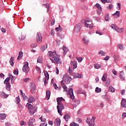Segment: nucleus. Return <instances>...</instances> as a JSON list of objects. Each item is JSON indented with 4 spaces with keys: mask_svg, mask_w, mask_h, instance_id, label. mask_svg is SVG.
Returning a JSON list of instances; mask_svg holds the SVG:
<instances>
[{
    "mask_svg": "<svg viewBox=\"0 0 126 126\" xmlns=\"http://www.w3.org/2000/svg\"><path fill=\"white\" fill-rule=\"evenodd\" d=\"M27 107H28L29 113L31 115H34V114L37 112V107H33V105L29 103L27 104Z\"/></svg>",
    "mask_w": 126,
    "mask_h": 126,
    "instance_id": "obj_1",
    "label": "nucleus"
},
{
    "mask_svg": "<svg viewBox=\"0 0 126 126\" xmlns=\"http://www.w3.org/2000/svg\"><path fill=\"white\" fill-rule=\"evenodd\" d=\"M110 27L112 29H113V30H115V31H116V32H118V33H123V32H124V28H120L118 26H117L116 24H111V25L110 26Z\"/></svg>",
    "mask_w": 126,
    "mask_h": 126,
    "instance_id": "obj_2",
    "label": "nucleus"
},
{
    "mask_svg": "<svg viewBox=\"0 0 126 126\" xmlns=\"http://www.w3.org/2000/svg\"><path fill=\"white\" fill-rule=\"evenodd\" d=\"M71 66H69V73H71L73 69H75L77 67V63L71 61Z\"/></svg>",
    "mask_w": 126,
    "mask_h": 126,
    "instance_id": "obj_3",
    "label": "nucleus"
},
{
    "mask_svg": "<svg viewBox=\"0 0 126 126\" xmlns=\"http://www.w3.org/2000/svg\"><path fill=\"white\" fill-rule=\"evenodd\" d=\"M85 25L86 27L90 28L92 29L93 27V23H92V21L90 19H87V20H85Z\"/></svg>",
    "mask_w": 126,
    "mask_h": 126,
    "instance_id": "obj_4",
    "label": "nucleus"
},
{
    "mask_svg": "<svg viewBox=\"0 0 126 126\" xmlns=\"http://www.w3.org/2000/svg\"><path fill=\"white\" fill-rule=\"evenodd\" d=\"M29 69H30V68L29 67V63L27 62L24 63V66L22 68L23 71L25 73H27L29 72Z\"/></svg>",
    "mask_w": 126,
    "mask_h": 126,
    "instance_id": "obj_5",
    "label": "nucleus"
},
{
    "mask_svg": "<svg viewBox=\"0 0 126 126\" xmlns=\"http://www.w3.org/2000/svg\"><path fill=\"white\" fill-rule=\"evenodd\" d=\"M49 57L50 60H51L52 63H55L54 62V60L58 57V54H57V52L56 51L54 52H49Z\"/></svg>",
    "mask_w": 126,
    "mask_h": 126,
    "instance_id": "obj_6",
    "label": "nucleus"
},
{
    "mask_svg": "<svg viewBox=\"0 0 126 126\" xmlns=\"http://www.w3.org/2000/svg\"><path fill=\"white\" fill-rule=\"evenodd\" d=\"M95 120H96V118H95V117H93L91 120H90V118H87L86 122L87 124H89V126H94L95 125V123H94Z\"/></svg>",
    "mask_w": 126,
    "mask_h": 126,
    "instance_id": "obj_7",
    "label": "nucleus"
},
{
    "mask_svg": "<svg viewBox=\"0 0 126 126\" xmlns=\"http://www.w3.org/2000/svg\"><path fill=\"white\" fill-rule=\"evenodd\" d=\"M9 80H10V78L7 77L4 81V84L6 85V89L7 91H10V84L8 82Z\"/></svg>",
    "mask_w": 126,
    "mask_h": 126,
    "instance_id": "obj_8",
    "label": "nucleus"
},
{
    "mask_svg": "<svg viewBox=\"0 0 126 126\" xmlns=\"http://www.w3.org/2000/svg\"><path fill=\"white\" fill-rule=\"evenodd\" d=\"M44 75L45 77L43 79V80L44 82V85H46L48 84V81H47V80H49V78H50V77L49 76V73H48L47 71L44 72Z\"/></svg>",
    "mask_w": 126,
    "mask_h": 126,
    "instance_id": "obj_9",
    "label": "nucleus"
},
{
    "mask_svg": "<svg viewBox=\"0 0 126 126\" xmlns=\"http://www.w3.org/2000/svg\"><path fill=\"white\" fill-rule=\"evenodd\" d=\"M42 39H43V37H42V34H41V33L37 32L36 34L37 43H38V44H40V43H42Z\"/></svg>",
    "mask_w": 126,
    "mask_h": 126,
    "instance_id": "obj_10",
    "label": "nucleus"
},
{
    "mask_svg": "<svg viewBox=\"0 0 126 126\" xmlns=\"http://www.w3.org/2000/svg\"><path fill=\"white\" fill-rule=\"evenodd\" d=\"M81 30V24H77L74 29V32H76V33H78V32H80V30Z\"/></svg>",
    "mask_w": 126,
    "mask_h": 126,
    "instance_id": "obj_11",
    "label": "nucleus"
},
{
    "mask_svg": "<svg viewBox=\"0 0 126 126\" xmlns=\"http://www.w3.org/2000/svg\"><path fill=\"white\" fill-rule=\"evenodd\" d=\"M68 94L70 95V98L73 100L74 99V94H73V90L72 88H70L69 89Z\"/></svg>",
    "mask_w": 126,
    "mask_h": 126,
    "instance_id": "obj_12",
    "label": "nucleus"
},
{
    "mask_svg": "<svg viewBox=\"0 0 126 126\" xmlns=\"http://www.w3.org/2000/svg\"><path fill=\"white\" fill-rule=\"evenodd\" d=\"M31 92L32 94L36 92V85L33 83L31 84Z\"/></svg>",
    "mask_w": 126,
    "mask_h": 126,
    "instance_id": "obj_13",
    "label": "nucleus"
},
{
    "mask_svg": "<svg viewBox=\"0 0 126 126\" xmlns=\"http://www.w3.org/2000/svg\"><path fill=\"white\" fill-rule=\"evenodd\" d=\"M0 97H1V98H7L8 97V94H5L4 92H0Z\"/></svg>",
    "mask_w": 126,
    "mask_h": 126,
    "instance_id": "obj_14",
    "label": "nucleus"
},
{
    "mask_svg": "<svg viewBox=\"0 0 126 126\" xmlns=\"http://www.w3.org/2000/svg\"><path fill=\"white\" fill-rule=\"evenodd\" d=\"M121 105L122 108H126V99L125 98H122Z\"/></svg>",
    "mask_w": 126,
    "mask_h": 126,
    "instance_id": "obj_15",
    "label": "nucleus"
},
{
    "mask_svg": "<svg viewBox=\"0 0 126 126\" xmlns=\"http://www.w3.org/2000/svg\"><path fill=\"white\" fill-rule=\"evenodd\" d=\"M54 62V63H56L58 64H62V61H61V59H60L59 57H56V58H55L53 60Z\"/></svg>",
    "mask_w": 126,
    "mask_h": 126,
    "instance_id": "obj_16",
    "label": "nucleus"
},
{
    "mask_svg": "<svg viewBox=\"0 0 126 126\" xmlns=\"http://www.w3.org/2000/svg\"><path fill=\"white\" fill-rule=\"evenodd\" d=\"M35 101H36V99L34 98V97L30 95L28 102H29V103H32V102H35Z\"/></svg>",
    "mask_w": 126,
    "mask_h": 126,
    "instance_id": "obj_17",
    "label": "nucleus"
},
{
    "mask_svg": "<svg viewBox=\"0 0 126 126\" xmlns=\"http://www.w3.org/2000/svg\"><path fill=\"white\" fill-rule=\"evenodd\" d=\"M55 124L56 126H60L61 125V119H60L59 118H57L55 120Z\"/></svg>",
    "mask_w": 126,
    "mask_h": 126,
    "instance_id": "obj_18",
    "label": "nucleus"
},
{
    "mask_svg": "<svg viewBox=\"0 0 126 126\" xmlns=\"http://www.w3.org/2000/svg\"><path fill=\"white\" fill-rule=\"evenodd\" d=\"M35 123V119H32L28 122L29 126H33V124Z\"/></svg>",
    "mask_w": 126,
    "mask_h": 126,
    "instance_id": "obj_19",
    "label": "nucleus"
},
{
    "mask_svg": "<svg viewBox=\"0 0 126 126\" xmlns=\"http://www.w3.org/2000/svg\"><path fill=\"white\" fill-rule=\"evenodd\" d=\"M74 78H83V76L79 73L75 74Z\"/></svg>",
    "mask_w": 126,
    "mask_h": 126,
    "instance_id": "obj_20",
    "label": "nucleus"
},
{
    "mask_svg": "<svg viewBox=\"0 0 126 126\" xmlns=\"http://www.w3.org/2000/svg\"><path fill=\"white\" fill-rule=\"evenodd\" d=\"M14 57H11L9 60V63L11 66H13L14 65Z\"/></svg>",
    "mask_w": 126,
    "mask_h": 126,
    "instance_id": "obj_21",
    "label": "nucleus"
},
{
    "mask_svg": "<svg viewBox=\"0 0 126 126\" xmlns=\"http://www.w3.org/2000/svg\"><path fill=\"white\" fill-rule=\"evenodd\" d=\"M70 81H71V77H66L65 78V82L66 84H68V83H69L70 82Z\"/></svg>",
    "mask_w": 126,
    "mask_h": 126,
    "instance_id": "obj_22",
    "label": "nucleus"
},
{
    "mask_svg": "<svg viewBox=\"0 0 126 126\" xmlns=\"http://www.w3.org/2000/svg\"><path fill=\"white\" fill-rule=\"evenodd\" d=\"M22 57H23V52L22 51H20L19 52V55L17 58L18 61H19V60H20Z\"/></svg>",
    "mask_w": 126,
    "mask_h": 126,
    "instance_id": "obj_23",
    "label": "nucleus"
},
{
    "mask_svg": "<svg viewBox=\"0 0 126 126\" xmlns=\"http://www.w3.org/2000/svg\"><path fill=\"white\" fill-rule=\"evenodd\" d=\"M46 94L47 100H49L50 97H51V93L50 92V91H46Z\"/></svg>",
    "mask_w": 126,
    "mask_h": 126,
    "instance_id": "obj_24",
    "label": "nucleus"
},
{
    "mask_svg": "<svg viewBox=\"0 0 126 126\" xmlns=\"http://www.w3.org/2000/svg\"><path fill=\"white\" fill-rule=\"evenodd\" d=\"M42 6H43V7H46L47 9V11H49V8L50 7L49 3H46L45 4H42Z\"/></svg>",
    "mask_w": 126,
    "mask_h": 126,
    "instance_id": "obj_25",
    "label": "nucleus"
},
{
    "mask_svg": "<svg viewBox=\"0 0 126 126\" xmlns=\"http://www.w3.org/2000/svg\"><path fill=\"white\" fill-rule=\"evenodd\" d=\"M6 118V114L4 113L0 114V120H4Z\"/></svg>",
    "mask_w": 126,
    "mask_h": 126,
    "instance_id": "obj_26",
    "label": "nucleus"
},
{
    "mask_svg": "<svg viewBox=\"0 0 126 126\" xmlns=\"http://www.w3.org/2000/svg\"><path fill=\"white\" fill-rule=\"evenodd\" d=\"M120 74L121 79H122V80H125V73L124 72V71H120Z\"/></svg>",
    "mask_w": 126,
    "mask_h": 126,
    "instance_id": "obj_27",
    "label": "nucleus"
},
{
    "mask_svg": "<svg viewBox=\"0 0 126 126\" xmlns=\"http://www.w3.org/2000/svg\"><path fill=\"white\" fill-rule=\"evenodd\" d=\"M26 37V35H25V34L22 33L21 35L19 36V40H20V41H23V40L25 39Z\"/></svg>",
    "mask_w": 126,
    "mask_h": 126,
    "instance_id": "obj_28",
    "label": "nucleus"
},
{
    "mask_svg": "<svg viewBox=\"0 0 126 126\" xmlns=\"http://www.w3.org/2000/svg\"><path fill=\"white\" fill-rule=\"evenodd\" d=\"M70 118V116L68 114H66L64 116L63 119H65V122H68V119Z\"/></svg>",
    "mask_w": 126,
    "mask_h": 126,
    "instance_id": "obj_29",
    "label": "nucleus"
},
{
    "mask_svg": "<svg viewBox=\"0 0 126 126\" xmlns=\"http://www.w3.org/2000/svg\"><path fill=\"white\" fill-rule=\"evenodd\" d=\"M47 49H48V45L42 46L40 48V50L41 52H44V51H45V50H47Z\"/></svg>",
    "mask_w": 126,
    "mask_h": 126,
    "instance_id": "obj_30",
    "label": "nucleus"
},
{
    "mask_svg": "<svg viewBox=\"0 0 126 126\" xmlns=\"http://www.w3.org/2000/svg\"><path fill=\"white\" fill-rule=\"evenodd\" d=\"M62 101H64V99H63V97H58L57 98V101L58 104H59V103H61V102H62Z\"/></svg>",
    "mask_w": 126,
    "mask_h": 126,
    "instance_id": "obj_31",
    "label": "nucleus"
},
{
    "mask_svg": "<svg viewBox=\"0 0 126 126\" xmlns=\"http://www.w3.org/2000/svg\"><path fill=\"white\" fill-rule=\"evenodd\" d=\"M82 41L85 45H88V43H89V40L86 39L85 38H83Z\"/></svg>",
    "mask_w": 126,
    "mask_h": 126,
    "instance_id": "obj_32",
    "label": "nucleus"
},
{
    "mask_svg": "<svg viewBox=\"0 0 126 126\" xmlns=\"http://www.w3.org/2000/svg\"><path fill=\"white\" fill-rule=\"evenodd\" d=\"M37 63H43V59L41 56H39L37 58Z\"/></svg>",
    "mask_w": 126,
    "mask_h": 126,
    "instance_id": "obj_33",
    "label": "nucleus"
},
{
    "mask_svg": "<svg viewBox=\"0 0 126 126\" xmlns=\"http://www.w3.org/2000/svg\"><path fill=\"white\" fill-rule=\"evenodd\" d=\"M109 91L110 92H115V88L112 86H110L108 88Z\"/></svg>",
    "mask_w": 126,
    "mask_h": 126,
    "instance_id": "obj_34",
    "label": "nucleus"
},
{
    "mask_svg": "<svg viewBox=\"0 0 126 126\" xmlns=\"http://www.w3.org/2000/svg\"><path fill=\"white\" fill-rule=\"evenodd\" d=\"M106 79H107V74L105 73L103 75L102 77L101 78V80H102V81H106Z\"/></svg>",
    "mask_w": 126,
    "mask_h": 126,
    "instance_id": "obj_35",
    "label": "nucleus"
},
{
    "mask_svg": "<svg viewBox=\"0 0 126 126\" xmlns=\"http://www.w3.org/2000/svg\"><path fill=\"white\" fill-rule=\"evenodd\" d=\"M95 6H96L97 8H98V9H99L100 11H102V7H101V5H100L99 3H96L95 4Z\"/></svg>",
    "mask_w": 126,
    "mask_h": 126,
    "instance_id": "obj_36",
    "label": "nucleus"
},
{
    "mask_svg": "<svg viewBox=\"0 0 126 126\" xmlns=\"http://www.w3.org/2000/svg\"><path fill=\"white\" fill-rule=\"evenodd\" d=\"M70 126H79V124L73 122L70 124Z\"/></svg>",
    "mask_w": 126,
    "mask_h": 126,
    "instance_id": "obj_37",
    "label": "nucleus"
},
{
    "mask_svg": "<svg viewBox=\"0 0 126 126\" xmlns=\"http://www.w3.org/2000/svg\"><path fill=\"white\" fill-rule=\"evenodd\" d=\"M118 47L120 49V50H124L125 48L124 47V45L122 44H118Z\"/></svg>",
    "mask_w": 126,
    "mask_h": 126,
    "instance_id": "obj_38",
    "label": "nucleus"
},
{
    "mask_svg": "<svg viewBox=\"0 0 126 126\" xmlns=\"http://www.w3.org/2000/svg\"><path fill=\"white\" fill-rule=\"evenodd\" d=\"M101 67V64H94V68L96 69H99Z\"/></svg>",
    "mask_w": 126,
    "mask_h": 126,
    "instance_id": "obj_39",
    "label": "nucleus"
},
{
    "mask_svg": "<svg viewBox=\"0 0 126 126\" xmlns=\"http://www.w3.org/2000/svg\"><path fill=\"white\" fill-rule=\"evenodd\" d=\"M58 106L59 107V108H61V109H64V106H63V103H58Z\"/></svg>",
    "mask_w": 126,
    "mask_h": 126,
    "instance_id": "obj_40",
    "label": "nucleus"
},
{
    "mask_svg": "<svg viewBox=\"0 0 126 126\" xmlns=\"http://www.w3.org/2000/svg\"><path fill=\"white\" fill-rule=\"evenodd\" d=\"M11 84H13L14 83V80H15V77L12 76V77H11Z\"/></svg>",
    "mask_w": 126,
    "mask_h": 126,
    "instance_id": "obj_41",
    "label": "nucleus"
},
{
    "mask_svg": "<svg viewBox=\"0 0 126 126\" xmlns=\"http://www.w3.org/2000/svg\"><path fill=\"white\" fill-rule=\"evenodd\" d=\"M102 91V90L101 89V88H99V87H96L95 88V92H96V93H100V92H101Z\"/></svg>",
    "mask_w": 126,
    "mask_h": 126,
    "instance_id": "obj_42",
    "label": "nucleus"
},
{
    "mask_svg": "<svg viewBox=\"0 0 126 126\" xmlns=\"http://www.w3.org/2000/svg\"><path fill=\"white\" fill-rule=\"evenodd\" d=\"M57 108L58 112L59 114H60V113H62V112L63 111V108H61L60 107V106H57Z\"/></svg>",
    "mask_w": 126,
    "mask_h": 126,
    "instance_id": "obj_43",
    "label": "nucleus"
},
{
    "mask_svg": "<svg viewBox=\"0 0 126 126\" xmlns=\"http://www.w3.org/2000/svg\"><path fill=\"white\" fill-rule=\"evenodd\" d=\"M15 102L17 104H19L20 103V98L19 97V96H18L16 98Z\"/></svg>",
    "mask_w": 126,
    "mask_h": 126,
    "instance_id": "obj_44",
    "label": "nucleus"
},
{
    "mask_svg": "<svg viewBox=\"0 0 126 126\" xmlns=\"http://www.w3.org/2000/svg\"><path fill=\"white\" fill-rule=\"evenodd\" d=\"M62 87L63 89V91H64L65 92H67V87H66V86H65V85L62 86Z\"/></svg>",
    "mask_w": 126,
    "mask_h": 126,
    "instance_id": "obj_45",
    "label": "nucleus"
},
{
    "mask_svg": "<svg viewBox=\"0 0 126 126\" xmlns=\"http://www.w3.org/2000/svg\"><path fill=\"white\" fill-rule=\"evenodd\" d=\"M39 120H41V122H42L43 123H46V118H43V117L42 116L40 117Z\"/></svg>",
    "mask_w": 126,
    "mask_h": 126,
    "instance_id": "obj_46",
    "label": "nucleus"
},
{
    "mask_svg": "<svg viewBox=\"0 0 126 126\" xmlns=\"http://www.w3.org/2000/svg\"><path fill=\"white\" fill-rule=\"evenodd\" d=\"M106 54V53L102 50H100L99 52H98V54L99 55H102V56H105V54Z\"/></svg>",
    "mask_w": 126,
    "mask_h": 126,
    "instance_id": "obj_47",
    "label": "nucleus"
},
{
    "mask_svg": "<svg viewBox=\"0 0 126 126\" xmlns=\"http://www.w3.org/2000/svg\"><path fill=\"white\" fill-rule=\"evenodd\" d=\"M63 50L64 53H67V52L68 51V49H67V48L65 47H63Z\"/></svg>",
    "mask_w": 126,
    "mask_h": 126,
    "instance_id": "obj_48",
    "label": "nucleus"
},
{
    "mask_svg": "<svg viewBox=\"0 0 126 126\" xmlns=\"http://www.w3.org/2000/svg\"><path fill=\"white\" fill-rule=\"evenodd\" d=\"M55 30H56L57 32H58V31H62L63 30L62 29H61V26L59 25V27L55 28Z\"/></svg>",
    "mask_w": 126,
    "mask_h": 126,
    "instance_id": "obj_49",
    "label": "nucleus"
},
{
    "mask_svg": "<svg viewBox=\"0 0 126 126\" xmlns=\"http://www.w3.org/2000/svg\"><path fill=\"white\" fill-rule=\"evenodd\" d=\"M56 46H57L58 47H59V46H60V44H61V40H59V39H56Z\"/></svg>",
    "mask_w": 126,
    "mask_h": 126,
    "instance_id": "obj_50",
    "label": "nucleus"
},
{
    "mask_svg": "<svg viewBox=\"0 0 126 126\" xmlns=\"http://www.w3.org/2000/svg\"><path fill=\"white\" fill-rule=\"evenodd\" d=\"M113 15H117L118 17H120V11H117Z\"/></svg>",
    "mask_w": 126,
    "mask_h": 126,
    "instance_id": "obj_51",
    "label": "nucleus"
},
{
    "mask_svg": "<svg viewBox=\"0 0 126 126\" xmlns=\"http://www.w3.org/2000/svg\"><path fill=\"white\" fill-rule=\"evenodd\" d=\"M31 48H32V49H33V48H36V47H37V44H36V43L32 44L31 45Z\"/></svg>",
    "mask_w": 126,
    "mask_h": 126,
    "instance_id": "obj_52",
    "label": "nucleus"
},
{
    "mask_svg": "<svg viewBox=\"0 0 126 126\" xmlns=\"http://www.w3.org/2000/svg\"><path fill=\"white\" fill-rule=\"evenodd\" d=\"M58 36L61 38V39H63V38H64V35L62 34H58Z\"/></svg>",
    "mask_w": 126,
    "mask_h": 126,
    "instance_id": "obj_53",
    "label": "nucleus"
},
{
    "mask_svg": "<svg viewBox=\"0 0 126 126\" xmlns=\"http://www.w3.org/2000/svg\"><path fill=\"white\" fill-rule=\"evenodd\" d=\"M22 97H23L24 100H27V96H25V94H22Z\"/></svg>",
    "mask_w": 126,
    "mask_h": 126,
    "instance_id": "obj_54",
    "label": "nucleus"
},
{
    "mask_svg": "<svg viewBox=\"0 0 126 126\" xmlns=\"http://www.w3.org/2000/svg\"><path fill=\"white\" fill-rule=\"evenodd\" d=\"M105 21H109V15H106L105 16Z\"/></svg>",
    "mask_w": 126,
    "mask_h": 126,
    "instance_id": "obj_55",
    "label": "nucleus"
},
{
    "mask_svg": "<svg viewBox=\"0 0 126 126\" xmlns=\"http://www.w3.org/2000/svg\"><path fill=\"white\" fill-rule=\"evenodd\" d=\"M83 60V59H82V58L79 57V58H77V61L79 63H81V62H82Z\"/></svg>",
    "mask_w": 126,
    "mask_h": 126,
    "instance_id": "obj_56",
    "label": "nucleus"
},
{
    "mask_svg": "<svg viewBox=\"0 0 126 126\" xmlns=\"http://www.w3.org/2000/svg\"><path fill=\"white\" fill-rule=\"evenodd\" d=\"M14 74H15V75H18V71L17 70H15L13 71Z\"/></svg>",
    "mask_w": 126,
    "mask_h": 126,
    "instance_id": "obj_57",
    "label": "nucleus"
},
{
    "mask_svg": "<svg viewBox=\"0 0 126 126\" xmlns=\"http://www.w3.org/2000/svg\"><path fill=\"white\" fill-rule=\"evenodd\" d=\"M110 59V57L106 56L104 59H103L104 61H109V59Z\"/></svg>",
    "mask_w": 126,
    "mask_h": 126,
    "instance_id": "obj_58",
    "label": "nucleus"
},
{
    "mask_svg": "<svg viewBox=\"0 0 126 126\" xmlns=\"http://www.w3.org/2000/svg\"><path fill=\"white\" fill-rule=\"evenodd\" d=\"M117 8L119 10H121V4L120 3H117Z\"/></svg>",
    "mask_w": 126,
    "mask_h": 126,
    "instance_id": "obj_59",
    "label": "nucleus"
},
{
    "mask_svg": "<svg viewBox=\"0 0 126 126\" xmlns=\"http://www.w3.org/2000/svg\"><path fill=\"white\" fill-rule=\"evenodd\" d=\"M126 117V113L124 112L122 114V119H125Z\"/></svg>",
    "mask_w": 126,
    "mask_h": 126,
    "instance_id": "obj_60",
    "label": "nucleus"
},
{
    "mask_svg": "<svg viewBox=\"0 0 126 126\" xmlns=\"http://www.w3.org/2000/svg\"><path fill=\"white\" fill-rule=\"evenodd\" d=\"M53 86H54L55 89H57L59 88V87H58V86H57V84L55 83H53Z\"/></svg>",
    "mask_w": 126,
    "mask_h": 126,
    "instance_id": "obj_61",
    "label": "nucleus"
},
{
    "mask_svg": "<svg viewBox=\"0 0 126 126\" xmlns=\"http://www.w3.org/2000/svg\"><path fill=\"white\" fill-rule=\"evenodd\" d=\"M35 69L36 70L39 71L40 73H41V69L38 66H36Z\"/></svg>",
    "mask_w": 126,
    "mask_h": 126,
    "instance_id": "obj_62",
    "label": "nucleus"
},
{
    "mask_svg": "<svg viewBox=\"0 0 126 126\" xmlns=\"http://www.w3.org/2000/svg\"><path fill=\"white\" fill-rule=\"evenodd\" d=\"M51 34L52 36H54V35H55V31L54 30V29L52 30L51 32Z\"/></svg>",
    "mask_w": 126,
    "mask_h": 126,
    "instance_id": "obj_63",
    "label": "nucleus"
},
{
    "mask_svg": "<svg viewBox=\"0 0 126 126\" xmlns=\"http://www.w3.org/2000/svg\"><path fill=\"white\" fill-rule=\"evenodd\" d=\"M5 126H11V124L10 123L7 122L5 123Z\"/></svg>",
    "mask_w": 126,
    "mask_h": 126,
    "instance_id": "obj_64",
    "label": "nucleus"
}]
</instances>
